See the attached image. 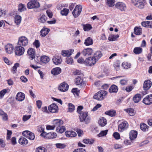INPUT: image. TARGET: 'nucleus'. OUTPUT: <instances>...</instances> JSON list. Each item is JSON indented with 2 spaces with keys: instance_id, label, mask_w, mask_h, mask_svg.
Segmentation results:
<instances>
[{
  "instance_id": "obj_32",
  "label": "nucleus",
  "mask_w": 152,
  "mask_h": 152,
  "mask_svg": "<svg viewBox=\"0 0 152 152\" xmlns=\"http://www.w3.org/2000/svg\"><path fill=\"white\" fill-rule=\"evenodd\" d=\"M119 37V35L118 34H111L109 35L108 39L110 41H113L116 40V39Z\"/></svg>"
},
{
  "instance_id": "obj_18",
  "label": "nucleus",
  "mask_w": 152,
  "mask_h": 152,
  "mask_svg": "<svg viewBox=\"0 0 152 152\" xmlns=\"http://www.w3.org/2000/svg\"><path fill=\"white\" fill-rule=\"evenodd\" d=\"M62 60L60 56L56 55L54 56L52 59V61L54 64L56 65L60 64L62 61Z\"/></svg>"
},
{
  "instance_id": "obj_38",
  "label": "nucleus",
  "mask_w": 152,
  "mask_h": 152,
  "mask_svg": "<svg viewBox=\"0 0 152 152\" xmlns=\"http://www.w3.org/2000/svg\"><path fill=\"white\" fill-rule=\"evenodd\" d=\"M35 152H47V150L44 147L39 146L36 148Z\"/></svg>"
},
{
  "instance_id": "obj_23",
  "label": "nucleus",
  "mask_w": 152,
  "mask_h": 152,
  "mask_svg": "<svg viewBox=\"0 0 152 152\" xmlns=\"http://www.w3.org/2000/svg\"><path fill=\"white\" fill-rule=\"evenodd\" d=\"M137 132L134 130L131 131L129 133V138L131 140H133L137 137Z\"/></svg>"
},
{
  "instance_id": "obj_9",
  "label": "nucleus",
  "mask_w": 152,
  "mask_h": 152,
  "mask_svg": "<svg viewBox=\"0 0 152 152\" xmlns=\"http://www.w3.org/2000/svg\"><path fill=\"white\" fill-rule=\"evenodd\" d=\"M24 137L29 139L31 140H33L35 138L34 134L28 131H25L22 133Z\"/></svg>"
},
{
  "instance_id": "obj_1",
  "label": "nucleus",
  "mask_w": 152,
  "mask_h": 152,
  "mask_svg": "<svg viewBox=\"0 0 152 152\" xmlns=\"http://www.w3.org/2000/svg\"><path fill=\"white\" fill-rule=\"evenodd\" d=\"M88 112H82L79 115L80 121L81 122H84L85 124H88L90 122L91 118L88 116Z\"/></svg>"
},
{
  "instance_id": "obj_41",
  "label": "nucleus",
  "mask_w": 152,
  "mask_h": 152,
  "mask_svg": "<svg viewBox=\"0 0 152 152\" xmlns=\"http://www.w3.org/2000/svg\"><path fill=\"white\" fill-rule=\"evenodd\" d=\"M21 18L20 16L17 15L15 17V22L16 24L18 25L20 24L21 22Z\"/></svg>"
},
{
  "instance_id": "obj_13",
  "label": "nucleus",
  "mask_w": 152,
  "mask_h": 152,
  "mask_svg": "<svg viewBox=\"0 0 152 152\" xmlns=\"http://www.w3.org/2000/svg\"><path fill=\"white\" fill-rule=\"evenodd\" d=\"M116 7L121 11H125L126 9V4L122 2H118L115 4Z\"/></svg>"
},
{
  "instance_id": "obj_2",
  "label": "nucleus",
  "mask_w": 152,
  "mask_h": 152,
  "mask_svg": "<svg viewBox=\"0 0 152 152\" xmlns=\"http://www.w3.org/2000/svg\"><path fill=\"white\" fill-rule=\"evenodd\" d=\"M107 93V92L105 91H100L94 95V98L98 100H102L104 96L106 95Z\"/></svg>"
},
{
  "instance_id": "obj_6",
  "label": "nucleus",
  "mask_w": 152,
  "mask_h": 152,
  "mask_svg": "<svg viewBox=\"0 0 152 152\" xmlns=\"http://www.w3.org/2000/svg\"><path fill=\"white\" fill-rule=\"evenodd\" d=\"M96 61L94 57H90L86 59L84 64L87 66H92L95 64Z\"/></svg>"
},
{
  "instance_id": "obj_47",
  "label": "nucleus",
  "mask_w": 152,
  "mask_h": 152,
  "mask_svg": "<svg viewBox=\"0 0 152 152\" xmlns=\"http://www.w3.org/2000/svg\"><path fill=\"white\" fill-rule=\"evenodd\" d=\"M142 48L140 47H136L134 49L133 52L136 54H138L142 52Z\"/></svg>"
},
{
  "instance_id": "obj_34",
  "label": "nucleus",
  "mask_w": 152,
  "mask_h": 152,
  "mask_svg": "<svg viewBox=\"0 0 152 152\" xmlns=\"http://www.w3.org/2000/svg\"><path fill=\"white\" fill-rule=\"evenodd\" d=\"M134 33L136 35H140L142 34V28L140 27H135L134 29Z\"/></svg>"
},
{
  "instance_id": "obj_8",
  "label": "nucleus",
  "mask_w": 152,
  "mask_h": 152,
  "mask_svg": "<svg viewBox=\"0 0 152 152\" xmlns=\"http://www.w3.org/2000/svg\"><path fill=\"white\" fill-rule=\"evenodd\" d=\"M15 53L16 55L20 56L23 55L25 52L24 48L20 46H17L15 47Z\"/></svg>"
},
{
  "instance_id": "obj_33",
  "label": "nucleus",
  "mask_w": 152,
  "mask_h": 152,
  "mask_svg": "<svg viewBox=\"0 0 152 152\" xmlns=\"http://www.w3.org/2000/svg\"><path fill=\"white\" fill-rule=\"evenodd\" d=\"M98 123L101 126H104L107 124V120L105 118L102 117L99 120Z\"/></svg>"
},
{
  "instance_id": "obj_35",
  "label": "nucleus",
  "mask_w": 152,
  "mask_h": 152,
  "mask_svg": "<svg viewBox=\"0 0 152 152\" xmlns=\"http://www.w3.org/2000/svg\"><path fill=\"white\" fill-rule=\"evenodd\" d=\"M141 99V95L140 94H136L133 97V100L135 103L138 102Z\"/></svg>"
},
{
  "instance_id": "obj_36",
  "label": "nucleus",
  "mask_w": 152,
  "mask_h": 152,
  "mask_svg": "<svg viewBox=\"0 0 152 152\" xmlns=\"http://www.w3.org/2000/svg\"><path fill=\"white\" fill-rule=\"evenodd\" d=\"M93 43V42L92 39L90 37L87 38L85 40L84 44L86 46H89L91 45Z\"/></svg>"
},
{
  "instance_id": "obj_24",
  "label": "nucleus",
  "mask_w": 152,
  "mask_h": 152,
  "mask_svg": "<svg viewBox=\"0 0 152 152\" xmlns=\"http://www.w3.org/2000/svg\"><path fill=\"white\" fill-rule=\"evenodd\" d=\"M74 50L73 49H69L67 50H62V55L64 56H69L73 52Z\"/></svg>"
},
{
  "instance_id": "obj_59",
  "label": "nucleus",
  "mask_w": 152,
  "mask_h": 152,
  "mask_svg": "<svg viewBox=\"0 0 152 152\" xmlns=\"http://www.w3.org/2000/svg\"><path fill=\"white\" fill-rule=\"evenodd\" d=\"M31 116V115H25L23 116V119L24 121H26L30 118Z\"/></svg>"
},
{
  "instance_id": "obj_14",
  "label": "nucleus",
  "mask_w": 152,
  "mask_h": 152,
  "mask_svg": "<svg viewBox=\"0 0 152 152\" xmlns=\"http://www.w3.org/2000/svg\"><path fill=\"white\" fill-rule=\"evenodd\" d=\"M69 85L67 83H61L58 87L59 90L62 92L67 91Z\"/></svg>"
},
{
  "instance_id": "obj_19",
  "label": "nucleus",
  "mask_w": 152,
  "mask_h": 152,
  "mask_svg": "<svg viewBox=\"0 0 152 152\" xmlns=\"http://www.w3.org/2000/svg\"><path fill=\"white\" fill-rule=\"evenodd\" d=\"M25 95L24 93L20 92H18L15 98L17 100L20 102L23 101L25 99Z\"/></svg>"
},
{
  "instance_id": "obj_20",
  "label": "nucleus",
  "mask_w": 152,
  "mask_h": 152,
  "mask_svg": "<svg viewBox=\"0 0 152 152\" xmlns=\"http://www.w3.org/2000/svg\"><path fill=\"white\" fill-rule=\"evenodd\" d=\"M63 123V121L60 119H55L53 121V124L56 129L61 126Z\"/></svg>"
},
{
  "instance_id": "obj_52",
  "label": "nucleus",
  "mask_w": 152,
  "mask_h": 152,
  "mask_svg": "<svg viewBox=\"0 0 152 152\" xmlns=\"http://www.w3.org/2000/svg\"><path fill=\"white\" fill-rule=\"evenodd\" d=\"M19 64L18 63H15L12 67V72L13 73H15L17 71V68L19 67Z\"/></svg>"
},
{
  "instance_id": "obj_64",
  "label": "nucleus",
  "mask_w": 152,
  "mask_h": 152,
  "mask_svg": "<svg viewBox=\"0 0 152 152\" xmlns=\"http://www.w3.org/2000/svg\"><path fill=\"white\" fill-rule=\"evenodd\" d=\"M149 21H144L142 23V25L144 27H148L149 26Z\"/></svg>"
},
{
  "instance_id": "obj_48",
  "label": "nucleus",
  "mask_w": 152,
  "mask_h": 152,
  "mask_svg": "<svg viewBox=\"0 0 152 152\" xmlns=\"http://www.w3.org/2000/svg\"><path fill=\"white\" fill-rule=\"evenodd\" d=\"M47 19V17L45 15H42L39 19V21L41 23H45Z\"/></svg>"
},
{
  "instance_id": "obj_60",
  "label": "nucleus",
  "mask_w": 152,
  "mask_h": 152,
  "mask_svg": "<svg viewBox=\"0 0 152 152\" xmlns=\"http://www.w3.org/2000/svg\"><path fill=\"white\" fill-rule=\"evenodd\" d=\"M127 79H123L120 80V82L121 85H125L127 83Z\"/></svg>"
},
{
  "instance_id": "obj_28",
  "label": "nucleus",
  "mask_w": 152,
  "mask_h": 152,
  "mask_svg": "<svg viewBox=\"0 0 152 152\" xmlns=\"http://www.w3.org/2000/svg\"><path fill=\"white\" fill-rule=\"evenodd\" d=\"M118 90V87L115 85L113 84L110 87L109 91L110 93H115L117 92Z\"/></svg>"
},
{
  "instance_id": "obj_7",
  "label": "nucleus",
  "mask_w": 152,
  "mask_h": 152,
  "mask_svg": "<svg viewBox=\"0 0 152 152\" xmlns=\"http://www.w3.org/2000/svg\"><path fill=\"white\" fill-rule=\"evenodd\" d=\"M82 7L80 5H77L72 12V14L75 18L78 17L81 12Z\"/></svg>"
},
{
  "instance_id": "obj_40",
  "label": "nucleus",
  "mask_w": 152,
  "mask_h": 152,
  "mask_svg": "<svg viewBox=\"0 0 152 152\" xmlns=\"http://www.w3.org/2000/svg\"><path fill=\"white\" fill-rule=\"evenodd\" d=\"M140 129L144 132L148 130V126L144 123L141 124L140 126Z\"/></svg>"
},
{
  "instance_id": "obj_29",
  "label": "nucleus",
  "mask_w": 152,
  "mask_h": 152,
  "mask_svg": "<svg viewBox=\"0 0 152 152\" xmlns=\"http://www.w3.org/2000/svg\"><path fill=\"white\" fill-rule=\"evenodd\" d=\"M65 134L67 137H74L77 135L76 133L73 131H67L65 132Z\"/></svg>"
},
{
  "instance_id": "obj_44",
  "label": "nucleus",
  "mask_w": 152,
  "mask_h": 152,
  "mask_svg": "<svg viewBox=\"0 0 152 152\" xmlns=\"http://www.w3.org/2000/svg\"><path fill=\"white\" fill-rule=\"evenodd\" d=\"M122 66L124 68L127 69H129L131 67V64L130 63L124 62L122 63Z\"/></svg>"
},
{
  "instance_id": "obj_55",
  "label": "nucleus",
  "mask_w": 152,
  "mask_h": 152,
  "mask_svg": "<svg viewBox=\"0 0 152 152\" xmlns=\"http://www.w3.org/2000/svg\"><path fill=\"white\" fill-rule=\"evenodd\" d=\"M7 90L4 89L0 91V99H1L7 92Z\"/></svg>"
},
{
  "instance_id": "obj_62",
  "label": "nucleus",
  "mask_w": 152,
  "mask_h": 152,
  "mask_svg": "<svg viewBox=\"0 0 152 152\" xmlns=\"http://www.w3.org/2000/svg\"><path fill=\"white\" fill-rule=\"evenodd\" d=\"M34 45L37 48L40 46V43L39 41L37 40H36L33 43Z\"/></svg>"
},
{
  "instance_id": "obj_31",
  "label": "nucleus",
  "mask_w": 152,
  "mask_h": 152,
  "mask_svg": "<svg viewBox=\"0 0 152 152\" xmlns=\"http://www.w3.org/2000/svg\"><path fill=\"white\" fill-rule=\"evenodd\" d=\"M46 136V139H53L56 138L57 136V134L55 132H50L47 133Z\"/></svg>"
},
{
  "instance_id": "obj_5",
  "label": "nucleus",
  "mask_w": 152,
  "mask_h": 152,
  "mask_svg": "<svg viewBox=\"0 0 152 152\" xmlns=\"http://www.w3.org/2000/svg\"><path fill=\"white\" fill-rule=\"evenodd\" d=\"M132 2L134 6L140 9L143 8L145 5L144 0H132Z\"/></svg>"
},
{
  "instance_id": "obj_4",
  "label": "nucleus",
  "mask_w": 152,
  "mask_h": 152,
  "mask_svg": "<svg viewBox=\"0 0 152 152\" xmlns=\"http://www.w3.org/2000/svg\"><path fill=\"white\" fill-rule=\"evenodd\" d=\"M27 6L28 9H36L40 7V4L37 1H31L28 3Z\"/></svg>"
},
{
  "instance_id": "obj_22",
  "label": "nucleus",
  "mask_w": 152,
  "mask_h": 152,
  "mask_svg": "<svg viewBox=\"0 0 152 152\" xmlns=\"http://www.w3.org/2000/svg\"><path fill=\"white\" fill-rule=\"evenodd\" d=\"M152 82L149 80H146L145 81L143 84V88L145 90H148L151 86Z\"/></svg>"
},
{
  "instance_id": "obj_43",
  "label": "nucleus",
  "mask_w": 152,
  "mask_h": 152,
  "mask_svg": "<svg viewBox=\"0 0 152 152\" xmlns=\"http://www.w3.org/2000/svg\"><path fill=\"white\" fill-rule=\"evenodd\" d=\"M56 131L58 132L62 133L66 130L65 127L64 126H61L58 128H56Z\"/></svg>"
},
{
  "instance_id": "obj_25",
  "label": "nucleus",
  "mask_w": 152,
  "mask_h": 152,
  "mask_svg": "<svg viewBox=\"0 0 152 152\" xmlns=\"http://www.w3.org/2000/svg\"><path fill=\"white\" fill-rule=\"evenodd\" d=\"M50 60L49 57L46 56H41L40 58V62L43 64H47L49 61Z\"/></svg>"
},
{
  "instance_id": "obj_51",
  "label": "nucleus",
  "mask_w": 152,
  "mask_h": 152,
  "mask_svg": "<svg viewBox=\"0 0 152 152\" xmlns=\"http://www.w3.org/2000/svg\"><path fill=\"white\" fill-rule=\"evenodd\" d=\"M68 111L69 112H72L75 110V106L72 103L68 104Z\"/></svg>"
},
{
  "instance_id": "obj_10",
  "label": "nucleus",
  "mask_w": 152,
  "mask_h": 152,
  "mask_svg": "<svg viewBox=\"0 0 152 152\" xmlns=\"http://www.w3.org/2000/svg\"><path fill=\"white\" fill-rule=\"evenodd\" d=\"M128 127V123L126 121H124L118 125V130L120 132H122L126 130Z\"/></svg>"
},
{
  "instance_id": "obj_37",
  "label": "nucleus",
  "mask_w": 152,
  "mask_h": 152,
  "mask_svg": "<svg viewBox=\"0 0 152 152\" xmlns=\"http://www.w3.org/2000/svg\"><path fill=\"white\" fill-rule=\"evenodd\" d=\"M105 113L106 115L113 117L115 115L116 112L114 110H110L106 111Z\"/></svg>"
},
{
  "instance_id": "obj_50",
  "label": "nucleus",
  "mask_w": 152,
  "mask_h": 152,
  "mask_svg": "<svg viewBox=\"0 0 152 152\" xmlns=\"http://www.w3.org/2000/svg\"><path fill=\"white\" fill-rule=\"evenodd\" d=\"M69 10L66 8H64L61 12V13L62 15L66 16L69 13Z\"/></svg>"
},
{
  "instance_id": "obj_61",
  "label": "nucleus",
  "mask_w": 152,
  "mask_h": 152,
  "mask_svg": "<svg viewBox=\"0 0 152 152\" xmlns=\"http://www.w3.org/2000/svg\"><path fill=\"white\" fill-rule=\"evenodd\" d=\"M73 152H86V151L85 149L81 148L74 150Z\"/></svg>"
},
{
  "instance_id": "obj_49",
  "label": "nucleus",
  "mask_w": 152,
  "mask_h": 152,
  "mask_svg": "<svg viewBox=\"0 0 152 152\" xmlns=\"http://www.w3.org/2000/svg\"><path fill=\"white\" fill-rule=\"evenodd\" d=\"M92 28L91 25L89 24H87L83 25V30L85 31H88Z\"/></svg>"
},
{
  "instance_id": "obj_42",
  "label": "nucleus",
  "mask_w": 152,
  "mask_h": 152,
  "mask_svg": "<svg viewBox=\"0 0 152 152\" xmlns=\"http://www.w3.org/2000/svg\"><path fill=\"white\" fill-rule=\"evenodd\" d=\"M94 141L93 139H85L83 140V142L84 143L87 144H92Z\"/></svg>"
},
{
  "instance_id": "obj_27",
  "label": "nucleus",
  "mask_w": 152,
  "mask_h": 152,
  "mask_svg": "<svg viewBox=\"0 0 152 152\" xmlns=\"http://www.w3.org/2000/svg\"><path fill=\"white\" fill-rule=\"evenodd\" d=\"M61 71V69L58 67H56L53 69L51 71V73L54 75L59 74Z\"/></svg>"
},
{
  "instance_id": "obj_63",
  "label": "nucleus",
  "mask_w": 152,
  "mask_h": 152,
  "mask_svg": "<svg viewBox=\"0 0 152 152\" xmlns=\"http://www.w3.org/2000/svg\"><path fill=\"white\" fill-rule=\"evenodd\" d=\"M7 139L8 140L10 139L12 133L11 131H10L8 130H7Z\"/></svg>"
},
{
  "instance_id": "obj_58",
  "label": "nucleus",
  "mask_w": 152,
  "mask_h": 152,
  "mask_svg": "<svg viewBox=\"0 0 152 152\" xmlns=\"http://www.w3.org/2000/svg\"><path fill=\"white\" fill-rule=\"evenodd\" d=\"M113 136L116 140L120 139V136L119 134L117 132H114L113 134Z\"/></svg>"
},
{
  "instance_id": "obj_57",
  "label": "nucleus",
  "mask_w": 152,
  "mask_h": 152,
  "mask_svg": "<svg viewBox=\"0 0 152 152\" xmlns=\"http://www.w3.org/2000/svg\"><path fill=\"white\" fill-rule=\"evenodd\" d=\"M56 145L57 148L61 149L64 148L66 146V145L64 144L57 143Z\"/></svg>"
},
{
  "instance_id": "obj_56",
  "label": "nucleus",
  "mask_w": 152,
  "mask_h": 152,
  "mask_svg": "<svg viewBox=\"0 0 152 152\" xmlns=\"http://www.w3.org/2000/svg\"><path fill=\"white\" fill-rule=\"evenodd\" d=\"M134 110L132 108H129L127 109V112L128 114L130 116H133L134 114Z\"/></svg>"
},
{
  "instance_id": "obj_11",
  "label": "nucleus",
  "mask_w": 152,
  "mask_h": 152,
  "mask_svg": "<svg viewBox=\"0 0 152 152\" xmlns=\"http://www.w3.org/2000/svg\"><path fill=\"white\" fill-rule=\"evenodd\" d=\"M75 83L80 87L84 86L86 85V83L83 81V78L80 76H77L75 79Z\"/></svg>"
},
{
  "instance_id": "obj_54",
  "label": "nucleus",
  "mask_w": 152,
  "mask_h": 152,
  "mask_svg": "<svg viewBox=\"0 0 152 152\" xmlns=\"http://www.w3.org/2000/svg\"><path fill=\"white\" fill-rule=\"evenodd\" d=\"M107 130L102 131L99 134H98V136L99 137L104 136L106 135L107 133Z\"/></svg>"
},
{
  "instance_id": "obj_39",
  "label": "nucleus",
  "mask_w": 152,
  "mask_h": 152,
  "mask_svg": "<svg viewBox=\"0 0 152 152\" xmlns=\"http://www.w3.org/2000/svg\"><path fill=\"white\" fill-rule=\"evenodd\" d=\"M102 53L100 51H97L94 54L93 57L96 60L100 58L102 56Z\"/></svg>"
},
{
  "instance_id": "obj_17",
  "label": "nucleus",
  "mask_w": 152,
  "mask_h": 152,
  "mask_svg": "<svg viewBox=\"0 0 152 152\" xmlns=\"http://www.w3.org/2000/svg\"><path fill=\"white\" fill-rule=\"evenodd\" d=\"M143 102L146 105H149L152 103V94L147 96L143 100Z\"/></svg>"
},
{
  "instance_id": "obj_15",
  "label": "nucleus",
  "mask_w": 152,
  "mask_h": 152,
  "mask_svg": "<svg viewBox=\"0 0 152 152\" xmlns=\"http://www.w3.org/2000/svg\"><path fill=\"white\" fill-rule=\"evenodd\" d=\"M49 111L53 113L57 112L58 110V107L55 104H53L50 105L48 107Z\"/></svg>"
},
{
  "instance_id": "obj_21",
  "label": "nucleus",
  "mask_w": 152,
  "mask_h": 152,
  "mask_svg": "<svg viewBox=\"0 0 152 152\" xmlns=\"http://www.w3.org/2000/svg\"><path fill=\"white\" fill-rule=\"evenodd\" d=\"M93 52V50L91 48H88L84 49L82 52L83 55L85 56H88L91 55Z\"/></svg>"
},
{
  "instance_id": "obj_53",
  "label": "nucleus",
  "mask_w": 152,
  "mask_h": 152,
  "mask_svg": "<svg viewBox=\"0 0 152 152\" xmlns=\"http://www.w3.org/2000/svg\"><path fill=\"white\" fill-rule=\"evenodd\" d=\"M72 92L75 96H78L79 94V91L77 88H73L72 90Z\"/></svg>"
},
{
  "instance_id": "obj_46",
  "label": "nucleus",
  "mask_w": 152,
  "mask_h": 152,
  "mask_svg": "<svg viewBox=\"0 0 152 152\" xmlns=\"http://www.w3.org/2000/svg\"><path fill=\"white\" fill-rule=\"evenodd\" d=\"M26 9L25 5L22 4H20L18 6V10L20 12H22L25 10Z\"/></svg>"
},
{
  "instance_id": "obj_26",
  "label": "nucleus",
  "mask_w": 152,
  "mask_h": 152,
  "mask_svg": "<svg viewBox=\"0 0 152 152\" xmlns=\"http://www.w3.org/2000/svg\"><path fill=\"white\" fill-rule=\"evenodd\" d=\"M49 31V29L43 28L40 32V35L42 37H45L48 34Z\"/></svg>"
},
{
  "instance_id": "obj_30",
  "label": "nucleus",
  "mask_w": 152,
  "mask_h": 152,
  "mask_svg": "<svg viewBox=\"0 0 152 152\" xmlns=\"http://www.w3.org/2000/svg\"><path fill=\"white\" fill-rule=\"evenodd\" d=\"M19 143L21 145H27L28 143V141L25 138L22 137L19 140Z\"/></svg>"
},
{
  "instance_id": "obj_45",
  "label": "nucleus",
  "mask_w": 152,
  "mask_h": 152,
  "mask_svg": "<svg viewBox=\"0 0 152 152\" xmlns=\"http://www.w3.org/2000/svg\"><path fill=\"white\" fill-rule=\"evenodd\" d=\"M106 1L107 4L108 6L112 7L114 6L115 2L114 0H106Z\"/></svg>"
},
{
  "instance_id": "obj_16",
  "label": "nucleus",
  "mask_w": 152,
  "mask_h": 152,
  "mask_svg": "<svg viewBox=\"0 0 152 152\" xmlns=\"http://www.w3.org/2000/svg\"><path fill=\"white\" fill-rule=\"evenodd\" d=\"M5 48L6 52L8 54H11L13 52L14 48L12 44H7L5 46Z\"/></svg>"
},
{
  "instance_id": "obj_3",
  "label": "nucleus",
  "mask_w": 152,
  "mask_h": 152,
  "mask_svg": "<svg viewBox=\"0 0 152 152\" xmlns=\"http://www.w3.org/2000/svg\"><path fill=\"white\" fill-rule=\"evenodd\" d=\"M28 43V38L24 36L20 37L18 39V44L19 45L21 46H27Z\"/></svg>"
},
{
  "instance_id": "obj_12",
  "label": "nucleus",
  "mask_w": 152,
  "mask_h": 152,
  "mask_svg": "<svg viewBox=\"0 0 152 152\" xmlns=\"http://www.w3.org/2000/svg\"><path fill=\"white\" fill-rule=\"evenodd\" d=\"M27 55L29 59L33 60L35 57V50L32 48H29L27 51Z\"/></svg>"
}]
</instances>
